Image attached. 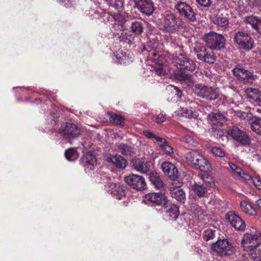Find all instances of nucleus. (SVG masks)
<instances>
[{"instance_id":"nucleus-1","label":"nucleus","mask_w":261,"mask_h":261,"mask_svg":"<svg viewBox=\"0 0 261 261\" xmlns=\"http://www.w3.org/2000/svg\"><path fill=\"white\" fill-rule=\"evenodd\" d=\"M155 10L152 2L148 0V20L155 22L159 28L166 32L173 33L179 30L183 25L182 19L171 11L162 13L158 18L153 19L151 15Z\"/></svg>"},{"instance_id":"nucleus-2","label":"nucleus","mask_w":261,"mask_h":261,"mask_svg":"<svg viewBox=\"0 0 261 261\" xmlns=\"http://www.w3.org/2000/svg\"><path fill=\"white\" fill-rule=\"evenodd\" d=\"M174 64L178 69L175 72L176 79L181 82H187L189 86L192 85L194 81L192 75L185 70H195L196 67L195 62L185 55L180 54L175 59Z\"/></svg>"},{"instance_id":"nucleus-3","label":"nucleus","mask_w":261,"mask_h":261,"mask_svg":"<svg viewBox=\"0 0 261 261\" xmlns=\"http://www.w3.org/2000/svg\"><path fill=\"white\" fill-rule=\"evenodd\" d=\"M185 159L188 164L202 172H208L212 170L210 162L197 150H193L187 152L185 154Z\"/></svg>"},{"instance_id":"nucleus-4","label":"nucleus","mask_w":261,"mask_h":261,"mask_svg":"<svg viewBox=\"0 0 261 261\" xmlns=\"http://www.w3.org/2000/svg\"><path fill=\"white\" fill-rule=\"evenodd\" d=\"M211 249L221 257H229L236 253L235 247L227 239L218 240L212 244Z\"/></svg>"},{"instance_id":"nucleus-5","label":"nucleus","mask_w":261,"mask_h":261,"mask_svg":"<svg viewBox=\"0 0 261 261\" xmlns=\"http://www.w3.org/2000/svg\"><path fill=\"white\" fill-rule=\"evenodd\" d=\"M203 39L211 49L220 50L224 47L225 40L224 37L214 32L205 34Z\"/></svg>"},{"instance_id":"nucleus-6","label":"nucleus","mask_w":261,"mask_h":261,"mask_svg":"<svg viewBox=\"0 0 261 261\" xmlns=\"http://www.w3.org/2000/svg\"><path fill=\"white\" fill-rule=\"evenodd\" d=\"M194 91L198 96L208 101L215 100L219 97V94L215 89L202 84L196 85Z\"/></svg>"},{"instance_id":"nucleus-7","label":"nucleus","mask_w":261,"mask_h":261,"mask_svg":"<svg viewBox=\"0 0 261 261\" xmlns=\"http://www.w3.org/2000/svg\"><path fill=\"white\" fill-rule=\"evenodd\" d=\"M197 58L203 62L213 64L215 61V57L210 48H206L200 44H196L194 48Z\"/></svg>"},{"instance_id":"nucleus-8","label":"nucleus","mask_w":261,"mask_h":261,"mask_svg":"<svg viewBox=\"0 0 261 261\" xmlns=\"http://www.w3.org/2000/svg\"><path fill=\"white\" fill-rule=\"evenodd\" d=\"M234 41L240 48L250 50L253 48L254 41L248 33L238 31L234 35Z\"/></svg>"},{"instance_id":"nucleus-9","label":"nucleus","mask_w":261,"mask_h":261,"mask_svg":"<svg viewBox=\"0 0 261 261\" xmlns=\"http://www.w3.org/2000/svg\"><path fill=\"white\" fill-rule=\"evenodd\" d=\"M241 244L245 249L248 248V244H252L253 246H258L261 244V233L252 228L250 232H246L244 235Z\"/></svg>"},{"instance_id":"nucleus-10","label":"nucleus","mask_w":261,"mask_h":261,"mask_svg":"<svg viewBox=\"0 0 261 261\" xmlns=\"http://www.w3.org/2000/svg\"><path fill=\"white\" fill-rule=\"evenodd\" d=\"M174 9L179 15L191 21L196 20V14L193 8L187 3L178 2L174 5Z\"/></svg>"},{"instance_id":"nucleus-11","label":"nucleus","mask_w":261,"mask_h":261,"mask_svg":"<svg viewBox=\"0 0 261 261\" xmlns=\"http://www.w3.org/2000/svg\"><path fill=\"white\" fill-rule=\"evenodd\" d=\"M59 133L66 138H74L79 136L80 130L74 124L69 122L64 123L59 129Z\"/></svg>"},{"instance_id":"nucleus-12","label":"nucleus","mask_w":261,"mask_h":261,"mask_svg":"<svg viewBox=\"0 0 261 261\" xmlns=\"http://www.w3.org/2000/svg\"><path fill=\"white\" fill-rule=\"evenodd\" d=\"M148 201L153 205L161 206L164 207H167L170 204V201L165 194L160 192L148 193Z\"/></svg>"},{"instance_id":"nucleus-13","label":"nucleus","mask_w":261,"mask_h":261,"mask_svg":"<svg viewBox=\"0 0 261 261\" xmlns=\"http://www.w3.org/2000/svg\"><path fill=\"white\" fill-rule=\"evenodd\" d=\"M232 72L239 80L245 83H252L255 78L252 72L244 69L240 66H236L232 70Z\"/></svg>"},{"instance_id":"nucleus-14","label":"nucleus","mask_w":261,"mask_h":261,"mask_svg":"<svg viewBox=\"0 0 261 261\" xmlns=\"http://www.w3.org/2000/svg\"><path fill=\"white\" fill-rule=\"evenodd\" d=\"M225 219L237 230L243 231L246 225L244 221L234 212L229 211L225 215Z\"/></svg>"},{"instance_id":"nucleus-15","label":"nucleus","mask_w":261,"mask_h":261,"mask_svg":"<svg viewBox=\"0 0 261 261\" xmlns=\"http://www.w3.org/2000/svg\"><path fill=\"white\" fill-rule=\"evenodd\" d=\"M182 182L179 180L172 182L170 187V194L172 197L180 202L184 203L186 199V193L180 188Z\"/></svg>"},{"instance_id":"nucleus-16","label":"nucleus","mask_w":261,"mask_h":261,"mask_svg":"<svg viewBox=\"0 0 261 261\" xmlns=\"http://www.w3.org/2000/svg\"><path fill=\"white\" fill-rule=\"evenodd\" d=\"M229 135L234 139L244 145L250 143V139L245 132L237 127H233L228 132Z\"/></svg>"},{"instance_id":"nucleus-17","label":"nucleus","mask_w":261,"mask_h":261,"mask_svg":"<svg viewBox=\"0 0 261 261\" xmlns=\"http://www.w3.org/2000/svg\"><path fill=\"white\" fill-rule=\"evenodd\" d=\"M124 180L128 185L134 189L139 190L145 189L146 182L145 179L140 176L133 174L125 177Z\"/></svg>"},{"instance_id":"nucleus-18","label":"nucleus","mask_w":261,"mask_h":261,"mask_svg":"<svg viewBox=\"0 0 261 261\" xmlns=\"http://www.w3.org/2000/svg\"><path fill=\"white\" fill-rule=\"evenodd\" d=\"M161 168L164 174L167 175L173 182L177 180L178 170L174 164L165 162L162 163Z\"/></svg>"},{"instance_id":"nucleus-19","label":"nucleus","mask_w":261,"mask_h":261,"mask_svg":"<svg viewBox=\"0 0 261 261\" xmlns=\"http://www.w3.org/2000/svg\"><path fill=\"white\" fill-rule=\"evenodd\" d=\"M148 138L154 139L156 142H159L161 148L164 149L168 155H170L173 152V148L167 143L165 139L156 136L154 134L149 131H148Z\"/></svg>"},{"instance_id":"nucleus-20","label":"nucleus","mask_w":261,"mask_h":261,"mask_svg":"<svg viewBox=\"0 0 261 261\" xmlns=\"http://www.w3.org/2000/svg\"><path fill=\"white\" fill-rule=\"evenodd\" d=\"M96 163L95 156L90 153L85 154L81 159V164L85 167V170H93Z\"/></svg>"},{"instance_id":"nucleus-21","label":"nucleus","mask_w":261,"mask_h":261,"mask_svg":"<svg viewBox=\"0 0 261 261\" xmlns=\"http://www.w3.org/2000/svg\"><path fill=\"white\" fill-rule=\"evenodd\" d=\"M246 97L251 102L261 105V91L257 89L248 88L245 91Z\"/></svg>"},{"instance_id":"nucleus-22","label":"nucleus","mask_w":261,"mask_h":261,"mask_svg":"<svg viewBox=\"0 0 261 261\" xmlns=\"http://www.w3.org/2000/svg\"><path fill=\"white\" fill-rule=\"evenodd\" d=\"M175 113L177 115L188 119H196L199 115L198 111L192 108H180Z\"/></svg>"},{"instance_id":"nucleus-23","label":"nucleus","mask_w":261,"mask_h":261,"mask_svg":"<svg viewBox=\"0 0 261 261\" xmlns=\"http://www.w3.org/2000/svg\"><path fill=\"white\" fill-rule=\"evenodd\" d=\"M111 189H108L111 191V194L118 199H121L123 197L125 196V188L122 185L119 184H114L113 182L110 183V185L108 186Z\"/></svg>"},{"instance_id":"nucleus-24","label":"nucleus","mask_w":261,"mask_h":261,"mask_svg":"<svg viewBox=\"0 0 261 261\" xmlns=\"http://www.w3.org/2000/svg\"><path fill=\"white\" fill-rule=\"evenodd\" d=\"M109 162L112 163L117 168L124 169L127 166V163L125 159L120 155H112L107 159Z\"/></svg>"},{"instance_id":"nucleus-25","label":"nucleus","mask_w":261,"mask_h":261,"mask_svg":"<svg viewBox=\"0 0 261 261\" xmlns=\"http://www.w3.org/2000/svg\"><path fill=\"white\" fill-rule=\"evenodd\" d=\"M207 117L213 125L220 126L226 121L225 117L220 113H211L208 114Z\"/></svg>"},{"instance_id":"nucleus-26","label":"nucleus","mask_w":261,"mask_h":261,"mask_svg":"<svg viewBox=\"0 0 261 261\" xmlns=\"http://www.w3.org/2000/svg\"><path fill=\"white\" fill-rule=\"evenodd\" d=\"M213 22L222 29H225L228 25L227 18L222 14L217 15L212 17Z\"/></svg>"},{"instance_id":"nucleus-27","label":"nucleus","mask_w":261,"mask_h":261,"mask_svg":"<svg viewBox=\"0 0 261 261\" xmlns=\"http://www.w3.org/2000/svg\"><path fill=\"white\" fill-rule=\"evenodd\" d=\"M118 152L125 156H132L134 154V148L130 146L125 143H119L116 144Z\"/></svg>"},{"instance_id":"nucleus-28","label":"nucleus","mask_w":261,"mask_h":261,"mask_svg":"<svg viewBox=\"0 0 261 261\" xmlns=\"http://www.w3.org/2000/svg\"><path fill=\"white\" fill-rule=\"evenodd\" d=\"M251 129L258 135H261V118L253 116L250 120Z\"/></svg>"},{"instance_id":"nucleus-29","label":"nucleus","mask_w":261,"mask_h":261,"mask_svg":"<svg viewBox=\"0 0 261 261\" xmlns=\"http://www.w3.org/2000/svg\"><path fill=\"white\" fill-rule=\"evenodd\" d=\"M149 181L153 186L155 188L160 189L163 186V182L159 176L156 172H152L149 174Z\"/></svg>"},{"instance_id":"nucleus-30","label":"nucleus","mask_w":261,"mask_h":261,"mask_svg":"<svg viewBox=\"0 0 261 261\" xmlns=\"http://www.w3.org/2000/svg\"><path fill=\"white\" fill-rule=\"evenodd\" d=\"M257 246H253L252 245L247 246V251H248L249 256L255 261H261V250L257 249Z\"/></svg>"},{"instance_id":"nucleus-31","label":"nucleus","mask_w":261,"mask_h":261,"mask_svg":"<svg viewBox=\"0 0 261 261\" xmlns=\"http://www.w3.org/2000/svg\"><path fill=\"white\" fill-rule=\"evenodd\" d=\"M166 212V216L169 220H175L179 215L178 207L175 204H170Z\"/></svg>"},{"instance_id":"nucleus-32","label":"nucleus","mask_w":261,"mask_h":261,"mask_svg":"<svg viewBox=\"0 0 261 261\" xmlns=\"http://www.w3.org/2000/svg\"><path fill=\"white\" fill-rule=\"evenodd\" d=\"M132 163L133 167L136 170L141 173H146L147 162L144 163L142 159H134L132 160Z\"/></svg>"},{"instance_id":"nucleus-33","label":"nucleus","mask_w":261,"mask_h":261,"mask_svg":"<svg viewBox=\"0 0 261 261\" xmlns=\"http://www.w3.org/2000/svg\"><path fill=\"white\" fill-rule=\"evenodd\" d=\"M114 19L121 23L122 26L126 22H129L130 17L128 14L125 13H117L114 15Z\"/></svg>"},{"instance_id":"nucleus-34","label":"nucleus","mask_w":261,"mask_h":261,"mask_svg":"<svg viewBox=\"0 0 261 261\" xmlns=\"http://www.w3.org/2000/svg\"><path fill=\"white\" fill-rule=\"evenodd\" d=\"M240 207L241 210L246 214L251 216L256 215L255 210L252 207L251 205L246 201H241L240 203Z\"/></svg>"},{"instance_id":"nucleus-35","label":"nucleus","mask_w":261,"mask_h":261,"mask_svg":"<svg viewBox=\"0 0 261 261\" xmlns=\"http://www.w3.org/2000/svg\"><path fill=\"white\" fill-rule=\"evenodd\" d=\"M110 115V121L117 125H123L125 118L121 115L113 112L108 113Z\"/></svg>"},{"instance_id":"nucleus-36","label":"nucleus","mask_w":261,"mask_h":261,"mask_svg":"<svg viewBox=\"0 0 261 261\" xmlns=\"http://www.w3.org/2000/svg\"><path fill=\"white\" fill-rule=\"evenodd\" d=\"M191 190L199 197L204 196L206 192V189L203 185L197 184L191 186Z\"/></svg>"},{"instance_id":"nucleus-37","label":"nucleus","mask_w":261,"mask_h":261,"mask_svg":"<svg viewBox=\"0 0 261 261\" xmlns=\"http://www.w3.org/2000/svg\"><path fill=\"white\" fill-rule=\"evenodd\" d=\"M135 34L131 33L130 32H122L119 36V39L120 41L127 42L129 44L133 43Z\"/></svg>"},{"instance_id":"nucleus-38","label":"nucleus","mask_w":261,"mask_h":261,"mask_svg":"<svg viewBox=\"0 0 261 261\" xmlns=\"http://www.w3.org/2000/svg\"><path fill=\"white\" fill-rule=\"evenodd\" d=\"M190 210L193 214L197 217L204 215L206 212L205 207H200L196 203L191 204Z\"/></svg>"},{"instance_id":"nucleus-39","label":"nucleus","mask_w":261,"mask_h":261,"mask_svg":"<svg viewBox=\"0 0 261 261\" xmlns=\"http://www.w3.org/2000/svg\"><path fill=\"white\" fill-rule=\"evenodd\" d=\"M130 25L131 33L140 34L143 31V27L141 23L138 21L128 22Z\"/></svg>"},{"instance_id":"nucleus-40","label":"nucleus","mask_w":261,"mask_h":261,"mask_svg":"<svg viewBox=\"0 0 261 261\" xmlns=\"http://www.w3.org/2000/svg\"><path fill=\"white\" fill-rule=\"evenodd\" d=\"M65 155L68 161H73L78 158L79 153L75 149L72 148L65 151Z\"/></svg>"},{"instance_id":"nucleus-41","label":"nucleus","mask_w":261,"mask_h":261,"mask_svg":"<svg viewBox=\"0 0 261 261\" xmlns=\"http://www.w3.org/2000/svg\"><path fill=\"white\" fill-rule=\"evenodd\" d=\"M135 6L143 14H147V0H134Z\"/></svg>"},{"instance_id":"nucleus-42","label":"nucleus","mask_w":261,"mask_h":261,"mask_svg":"<svg viewBox=\"0 0 261 261\" xmlns=\"http://www.w3.org/2000/svg\"><path fill=\"white\" fill-rule=\"evenodd\" d=\"M259 18L253 15H249L244 18V21L246 23L250 24L252 28L254 29L257 25Z\"/></svg>"},{"instance_id":"nucleus-43","label":"nucleus","mask_w":261,"mask_h":261,"mask_svg":"<svg viewBox=\"0 0 261 261\" xmlns=\"http://www.w3.org/2000/svg\"><path fill=\"white\" fill-rule=\"evenodd\" d=\"M109 6L115 9L121 8L123 5V0H106Z\"/></svg>"},{"instance_id":"nucleus-44","label":"nucleus","mask_w":261,"mask_h":261,"mask_svg":"<svg viewBox=\"0 0 261 261\" xmlns=\"http://www.w3.org/2000/svg\"><path fill=\"white\" fill-rule=\"evenodd\" d=\"M201 179L207 186L213 187L215 185L213 178L206 174L201 175Z\"/></svg>"},{"instance_id":"nucleus-45","label":"nucleus","mask_w":261,"mask_h":261,"mask_svg":"<svg viewBox=\"0 0 261 261\" xmlns=\"http://www.w3.org/2000/svg\"><path fill=\"white\" fill-rule=\"evenodd\" d=\"M212 153L215 156L218 157H224L225 155L224 151L220 147H213L211 149Z\"/></svg>"},{"instance_id":"nucleus-46","label":"nucleus","mask_w":261,"mask_h":261,"mask_svg":"<svg viewBox=\"0 0 261 261\" xmlns=\"http://www.w3.org/2000/svg\"><path fill=\"white\" fill-rule=\"evenodd\" d=\"M228 164L229 168L232 172L237 174L239 176H242V170L240 167L232 163H229Z\"/></svg>"},{"instance_id":"nucleus-47","label":"nucleus","mask_w":261,"mask_h":261,"mask_svg":"<svg viewBox=\"0 0 261 261\" xmlns=\"http://www.w3.org/2000/svg\"><path fill=\"white\" fill-rule=\"evenodd\" d=\"M252 182L253 185L258 190H261V177L259 176L252 177Z\"/></svg>"},{"instance_id":"nucleus-48","label":"nucleus","mask_w":261,"mask_h":261,"mask_svg":"<svg viewBox=\"0 0 261 261\" xmlns=\"http://www.w3.org/2000/svg\"><path fill=\"white\" fill-rule=\"evenodd\" d=\"M183 140L190 146H196L197 144V142L193 140V138L190 136H186L185 137H184Z\"/></svg>"},{"instance_id":"nucleus-49","label":"nucleus","mask_w":261,"mask_h":261,"mask_svg":"<svg viewBox=\"0 0 261 261\" xmlns=\"http://www.w3.org/2000/svg\"><path fill=\"white\" fill-rule=\"evenodd\" d=\"M165 115L162 113H160L155 117V122L158 123H161L164 122L166 120Z\"/></svg>"},{"instance_id":"nucleus-50","label":"nucleus","mask_w":261,"mask_h":261,"mask_svg":"<svg viewBox=\"0 0 261 261\" xmlns=\"http://www.w3.org/2000/svg\"><path fill=\"white\" fill-rule=\"evenodd\" d=\"M197 2L202 6L208 7L210 5V0H196Z\"/></svg>"},{"instance_id":"nucleus-51","label":"nucleus","mask_w":261,"mask_h":261,"mask_svg":"<svg viewBox=\"0 0 261 261\" xmlns=\"http://www.w3.org/2000/svg\"><path fill=\"white\" fill-rule=\"evenodd\" d=\"M153 35L151 33H150L149 34L148 33V39H149V40L152 39L154 41L153 44L152 46H151L152 48L155 47L156 44H158V42L156 41L157 39H155V40L154 38H153ZM155 38H156V37H155Z\"/></svg>"},{"instance_id":"nucleus-52","label":"nucleus","mask_w":261,"mask_h":261,"mask_svg":"<svg viewBox=\"0 0 261 261\" xmlns=\"http://www.w3.org/2000/svg\"><path fill=\"white\" fill-rule=\"evenodd\" d=\"M240 176L246 180H252V177L250 175L243 172V171L242 172V176Z\"/></svg>"},{"instance_id":"nucleus-53","label":"nucleus","mask_w":261,"mask_h":261,"mask_svg":"<svg viewBox=\"0 0 261 261\" xmlns=\"http://www.w3.org/2000/svg\"><path fill=\"white\" fill-rule=\"evenodd\" d=\"M171 86L174 88L177 97L180 98L182 96L181 91L176 86H173L172 85H171Z\"/></svg>"},{"instance_id":"nucleus-54","label":"nucleus","mask_w":261,"mask_h":261,"mask_svg":"<svg viewBox=\"0 0 261 261\" xmlns=\"http://www.w3.org/2000/svg\"><path fill=\"white\" fill-rule=\"evenodd\" d=\"M254 29L256 30L258 33L261 34V20L259 19L257 25L254 28Z\"/></svg>"},{"instance_id":"nucleus-55","label":"nucleus","mask_w":261,"mask_h":261,"mask_svg":"<svg viewBox=\"0 0 261 261\" xmlns=\"http://www.w3.org/2000/svg\"><path fill=\"white\" fill-rule=\"evenodd\" d=\"M254 6H259L261 5V0H249Z\"/></svg>"},{"instance_id":"nucleus-56","label":"nucleus","mask_w":261,"mask_h":261,"mask_svg":"<svg viewBox=\"0 0 261 261\" xmlns=\"http://www.w3.org/2000/svg\"><path fill=\"white\" fill-rule=\"evenodd\" d=\"M237 115L241 118H245L247 116V114L245 112L242 111H238L237 112Z\"/></svg>"},{"instance_id":"nucleus-57","label":"nucleus","mask_w":261,"mask_h":261,"mask_svg":"<svg viewBox=\"0 0 261 261\" xmlns=\"http://www.w3.org/2000/svg\"><path fill=\"white\" fill-rule=\"evenodd\" d=\"M256 206L259 209L261 210V199H259L256 201Z\"/></svg>"},{"instance_id":"nucleus-58","label":"nucleus","mask_w":261,"mask_h":261,"mask_svg":"<svg viewBox=\"0 0 261 261\" xmlns=\"http://www.w3.org/2000/svg\"><path fill=\"white\" fill-rule=\"evenodd\" d=\"M158 55L156 53H155L154 51H150L149 54V56L150 57L151 56L153 57H156Z\"/></svg>"},{"instance_id":"nucleus-59","label":"nucleus","mask_w":261,"mask_h":261,"mask_svg":"<svg viewBox=\"0 0 261 261\" xmlns=\"http://www.w3.org/2000/svg\"><path fill=\"white\" fill-rule=\"evenodd\" d=\"M155 72L156 73L159 74V75L161 74V68H159L155 70Z\"/></svg>"},{"instance_id":"nucleus-60","label":"nucleus","mask_w":261,"mask_h":261,"mask_svg":"<svg viewBox=\"0 0 261 261\" xmlns=\"http://www.w3.org/2000/svg\"><path fill=\"white\" fill-rule=\"evenodd\" d=\"M147 28H148V30H149L151 31H152L154 29L153 27L152 28L151 26L149 25L148 24Z\"/></svg>"},{"instance_id":"nucleus-61","label":"nucleus","mask_w":261,"mask_h":261,"mask_svg":"<svg viewBox=\"0 0 261 261\" xmlns=\"http://www.w3.org/2000/svg\"><path fill=\"white\" fill-rule=\"evenodd\" d=\"M256 111L258 113H261V109H257L256 110Z\"/></svg>"},{"instance_id":"nucleus-62","label":"nucleus","mask_w":261,"mask_h":261,"mask_svg":"<svg viewBox=\"0 0 261 261\" xmlns=\"http://www.w3.org/2000/svg\"><path fill=\"white\" fill-rule=\"evenodd\" d=\"M143 134H144L145 136H147V132H146V131H144V132H143Z\"/></svg>"},{"instance_id":"nucleus-63","label":"nucleus","mask_w":261,"mask_h":261,"mask_svg":"<svg viewBox=\"0 0 261 261\" xmlns=\"http://www.w3.org/2000/svg\"><path fill=\"white\" fill-rule=\"evenodd\" d=\"M143 49H144V50H145V46H144V47H143Z\"/></svg>"}]
</instances>
